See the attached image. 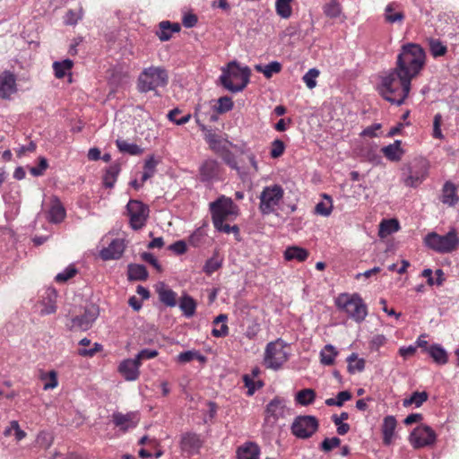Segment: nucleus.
Masks as SVG:
<instances>
[{
  "instance_id": "35",
  "label": "nucleus",
  "mask_w": 459,
  "mask_h": 459,
  "mask_svg": "<svg viewBox=\"0 0 459 459\" xmlns=\"http://www.w3.org/2000/svg\"><path fill=\"white\" fill-rule=\"evenodd\" d=\"M400 229V225L397 220L390 219V220H383L379 224V231L378 235L380 238H385L392 233L398 231Z\"/></svg>"
},
{
  "instance_id": "47",
  "label": "nucleus",
  "mask_w": 459,
  "mask_h": 459,
  "mask_svg": "<svg viewBox=\"0 0 459 459\" xmlns=\"http://www.w3.org/2000/svg\"><path fill=\"white\" fill-rule=\"evenodd\" d=\"M429 51L435 58L443 56L447 52L446 46L437 39H430L429 40Z\"/></svg>"
},
{
  "instance_id": "37",
  "label": "nucleus",
  "mask_w": 459,
  "mask_h": 459,
  "mask_svg": "<svg viewBox=\"0 0 459 459\" xmlns=\"http://www.w3.org/2000/svg\"><path fill=\"white\" fill-rule=\"evenodd\" d=\"M120 172V166L117 163L110 165L103 177V184L108 188H112Z\"/></svg>"
},
{
  "instance_id": "16",
  "label": "nucleus",
  "mask_w": 459,
  "mask_h": 459,
  "mask_svg": "<svg viewBox=\"0 0 459 459\" xmlns=\"http://www.w3.org/2000/svg\"><path fill=\"white\" fill-rule=\"evenodd\" d=\"M99 316L96 307L91 306L85 308L84 313L72 319L71 328H77L82 331L89 330Z\"/></svg>"
},
{
  "instance_id": "53",
  "label": "nucleus",
  "mask_w": 459,
  "mask_h": 459,
  "mask_svg": "<svg viewBox=\"0 0 459 459\" xmlns=\"http://www.w3.org/2000/svg\"><path fill=\"white\" fill-rule=\"evenodd\" d=\"M324 12L330 18H337L341 13V6L335 0H332L325 5Z\"/></svg>"
},
{
  "instance_id": "19",
  "label": "nucleus",
  "mask_w": 459,
  "mask_h": 459,
  "mask_svg": "<svg viewBox=\"0 0 459 459\" xmlns=\"http://www.w3.org/2000/svg\"><path fill=\"white\" fill-rule=\"evenodd\" d=\"M17 91L16 77L10 71L0 74V98L9 99Z\"/></svg>"
},
{
  "instance_id": "30",
  "label": "nucleus",
  "mask_w": 459,
  "mask_h": 459,
  "mask_svg": "<svg viewBox=\"0 0 459 459\" xmlns=\"http://www.w3.org/2000/svg\"><path fill=\"white\" fill-rule=\"evenodd\" d=\"M283 255L287 261L304 262L308 257V251L298 246H290L285 249Z\"/></svg>"
},
{
  "instance_id": "1",
  "label": "nucleus",
  "mask_w": 459,
  "mask_h": 459,
  "mask_svg": "<svg viewBox=\"0 0 459 459\" xmlns=\"http://www.w3.org/2000/svg\"><path fill=\"white\" fill-rule=\"evenodd\" d=\"M411 80L394 67L382 77L379 92L390 103L400 106L409 95Z\"/></svg>"
},
{
  "instance_id": "51",
  "label": "nucleus",
  "mask_w": 459,
  "mask_h": 459,
  "mask_svg": "<svg viewBox=\"0 0 459 459\" xmlns=\"http://www.w3.org/2000/svg\"><path fill=\"white\" fill-rule=\"evenodd\" d=\"M36 443L39 447L48 449L53 444V437L48 432L41 431L37 436Z\"/></svg>"
},
{
  "instance_id": "39",
  "label": "nucleus",
  "mask_w": 459,
  "mask_h": 459,
  "mask_svg": "<svg viewBox=\"0 0 459 459\" xmlns=\"http://www.w3.org/2000/svg\"><path fill=\"white\" fill-rule=\"evenodd\" d=\"M316 399V392L311 388H305L296 394V402L303 406L312 404Z\"/></svg>"
},
{
  "instance_id": "50",
  "label": "nucleus",
  "mask_w": 459,
  "mask_h": 459,
  "mask_svg": "<svg viewBox=\"0 0 459 459\" xmlns=\"http://www.w3.org/2000/svg\"><path fill=\"white\" fill-rule=\"evenodd\" d=\"M180 113H181V110L178 108L170 110L168 114L169 120L175 123L178 126H182V125L186 124L190 120L191 115L186 114L178 118V115H179Z\"/></svg>"
},
{
  "instance_id": "63",
  "label": "nucleus",
  "mask_w": 459,
  "mask_h": 459,
  "mask_svg": "<svg viewBox=\"0 0 459 459\" xmlns=\"http://www.w3.org/2000/svg\"><path fill=\"white\" fill-rule=\"evenodd\" d=\"M141 257L144 262L152 264L158 272L162 271L160 264L152 253L143 252L142 253Z\"/></svg>"
},
{
  "instance_id": "17",
  "label": "nucleus",
  "mask_w": 459,
  "mask_h": 459,
  "mask_svg": "<svg viewBox=\"0 0 459 459\" xmlns=\"http://www.w3.org/2000/svg\"><path fill=\"white\" fill-rule=\"evenodd\" d=\"M56 299H57V292L54 288H47L43 290L41 294V309L40 315H51L56 311Z\"/></svg>"
},
{
  "instance_id": "49",
  "label": "nucleus",
  "mask_w": 459,
  "mask_h": 459,
  "mask_svg": "<svg viewBox=\"0 0 459 459\" xmlns=\"http://www.w3.org/2000/svg\"><path fill=\"white\" fill-rule=\"evenodd\" d=\"M325 201L319 202L316 207L315 212L316 214L327 217L331 214L333 210V203L330 196L324 195Z\"/></svg>"
},
{
  "instance_id": "8",
  "label": "nucleus",
  "mask_w": 459,
  "mask_h": 459,
  "mask_svg": "<svg viewBox=\"0 0 459 459\" xmlns=\"http://www.w3.org/2000/svg\"><path fill=\"white\" fill-rule=\"evenodd\" d=\"M286 345L281 339L271 342L266 345L264 362L266 368L278 370L288 360L289 354Z\"/></svg>"
},
{
  "instance_id": "46",
  "label": "nucleus",
  "mask_w": 459,
  "mask_h": 459,
  "mask_svg": "<svg viewBox=\"0 0 459 459\" xmlns=\"http://www.w3.org/2000/svg\"><path fill=\"white\" fill-rule=\"evenodd\" d=\"M348 362V371L351 374H354L355 372H361L365 368V359H358V355L356 353H351L347 358Z\"/></svg>"
},
{
  "instance_id": "58",
  "label": "nucleus",
  "mask_w": 459,
  "mask_h": 459,
  "mask_svg": "<svg viewBox=\"0 0 459 459\" xmlns=\"http://www.w3.org/2000/svg\"><path fill=\"white\" fill-rule=\"evenodd\" d=\"M76 273L77 270L74 266L70 265L66 267L63 272L57 273L55 277V280L57 282H65L73 278Z\"/></svg>"
},
{
  "instance_id": "15",
  "label": "nucleus",
  "mask_w": 459,
  "mask_h": 459,
  "mask_svg": "<svg viewBox=\"0 0 459 459\" xmlns=\"http://www.w3.org/2000/svg\"><path fill=\"white\" fill-rule=\"evenodd\" d=\"M203 446L200 435L194 432H186L181 435L179 446L187 456L197 455Z\"/></svg>"
},
{
  "instance_id": "31",
  "label": "nucleus",
  "mask_w": 459,
  "mask_h": 459,
  "mask_svg": "<svg viewBox=\"0 0 459 459\" xmlns=\"http://www.w3.org/2000/svg\"><path fill=\"white\" fill-rule=\"evenodd\" d=\"M397 5L394 3L389 4L385 8V21L388 23H402L405 18L403 12L396 10Z\"/></svg>"
},
{
  "instance_id": "18",
  "label": "nucleus",
  "mask_w": 459,
  "mask_h": 459,
  "mask_svg": "<svg viewBox=\"0 0 459 459\" xmlns=\"http://www.w3.org/2000/svg\"><path fill=\"white\" fill-rule=\"evenodd\" d=\"M141 362L136 359H124L118 366V372L126 381H135L140 376Z\"/></svg>"
},
{
  "instance_id": "41",
  "label": "nucleus",
  "mask_w": 459,
  "mask_h": 459,
  "mask_svg": "<svg viewBox=\"0 0 459 459\" xmlns=\"http://www.w3.org/2000/svg\"><path fill=\"white\" fill-rule=\"evenodd\" d=\"M255 69L262 73L266 78H271L273 74H278L281 70V65L278 61H272L266 65H256Z\"/></svg>"
},
{
  "instance_id": "60",
  "label": "nucleus",
  "mask_w": 459,
  "mask_h": 459,
  "mask_svg": "<svg viewBox=\"0 0 459 459\" xmlns=\"http://www.w3.org/2000/svg\"><path fill=\"white\" fill-rule=\"evenodd\" d=\"M82 17V9L78 12L74 10H69L65 16V23L67 25H74L81 20Z\"/></svg>"
},
{
  "instance_id": "11",
  "label": "nucleus",
  "mask_w": 459,
  "mask_h": 459,
  "mask_svg": "<svg viewBox=\"0 0 459 459\" xmlns=\"http://www.w3.org/2000/svg\"><path fill=\"white\" fill-rule=\"evenodd\" d=\"M223 168L221 163L212 158L204 160L199 166L198 178L204 184H212L221 179Z\"/></svg>"
},
{
  "instance_id": "38",
  "label": "nucleus",
  "mask_w": 459,
  "mask_h": 459,
  "mask_svg": "<svg viewBox=\"0 0 459 459\" xmlns=\"http://www.w3.org/2000/svg\"><path fill=\"white\" fill-rule=\"evenodd\" d=\"M116 145L120 152L128 153L130 155H140L143 153V150L135 143H127L125 140L117 139L116 141Z\"/></svg>"
},
{
  "instance_id": "36",
  "label": "nucleus",
  "mask_w": 459,
  "mask_h": 459,
  "mask_svg": "<svg viewBox=\"0 0 459 459\" xmlns=\"http://www.w3.org/2000/svg\"><path fill=\"white\" fill-rule=\"evenodd\" d=\"M205 141L208 143L211 150L215 153H222L225 151L226 145L224 141L216 134L209 132L205 134Z\"/></svg>"
},
{
  "instance_id": "61",
  "label": "nucleus",
  "mask_w": 459,
  "mask_h": 459,
  "mask_svg": "<svg viewBox=\"0 0 459 459\" xmlns=\"http://www.w3.org/2000/svg\"><path fill=\"white\" fill-rule=\"evenodd\" d=\"M442 116L437 113L434 117L433 120V137L437 139H443L444 135L441 131Z\"/></svg>"
},
{
  "instance_id": "25",
  "label": "nucleus",
  "mask_w": 459,
  "mask_h": 459,
  "mask_svg": "<svg viewBox=\"0 0 459 459\" xmlns=\"http://www.w3.org/2000/svg\"><path fill=\"white\" fill-rule=\"evenodd\" d=\"M402 142L395 140L393 143L384 146L381 149L384 156L390 161H399L402 160L404 151L401 147Z\"/></svg>"
},
{
  "instance_id": "34",
  "label": "nucleus",
  "mask_w": 459,
  "mask_h": 459,
  "mask_svg": "<svg viewBox=\"0 0 459 459\" xmlns=\"http://www.w3.org/2000/svg\"><path fill=\"white\" fill-rule=\"evenodd\" d=\"M127 275L130 281H145L148 278V272L143 264H131L128 265Z\"/></svg>"
},
{
  "instance_id": "29",
  "label": "nucleus",
  "mask_w": 459,
  "mask_h": 459,
  "mask_svg": "<svg viewBox=\"0 0 459 459\" xmlns=\"http://www.w3.org/2000/svg\"><path fill=\"white\" fill-rule=\"evenodd\" d=\"M157 292L160 300L166 306L173 307L177 305V293L167 288L164 283L160 284Z\"/></svg>"
},
{
  "instance_id": "10",
  "label": "nucleus",
  "mask_w": 459,
  "mask_h": 459,
  "mask_svg": "<svg viewBox=\"0 0 459 459\" xmlns=\"http://www.w3.org/2000/svg\"><path fill=\"white\" fill-rule=\"evenodd\" d=\"M318 426V420L315 416L300 415L294 419L290 429L295 437L307 439L316 433Z\"/></svg>"
},
{
  "instance_id": "2",
  "label": "nucleus",
  "mask_w": 459,
  "mask_h": 459,
  "mask_svg": "<svg viewBox=\"0 0 459 459\" xmlns=\"http://www.w3.org/2000/svg\"><path fill=\"white\" fill-rule=\"evenodd\" d=\"M425 59V51L419 44L407 43L401 48L395 67L406 76L413 79L423 68Z\"/></svg>"
},
{
  "instance_id": "14",
  "label": "nucleus",
  "mask_w": 459,
  "mask_h": 459,
  "mask_svg": "<svg viewBox=\"0 0 459 459\" xmlns=\"http://www.w3.org/2000/svg\"><path fill=\"white\" fill-rule=\"evenodd\" d=\"M437 438L435 431L427 425H420L410 435V443L414 448L431 446Z\"/></svg>"
},
{
  "instance_id": "54",
  "label": "nucleus",
  "mask_w": 459,
  "mask_h": 459,
  "mask_svg": "<svg viewBox=\"0 0 459 459\" xmlns=\"http://www.w3.org/2000/svg\"><path fill=\"white\" fill-rule=\"evenodd\" d=\"M341 445V439L337 437L331 438L325 437L321 445L320 449L325 453L332 451L333 448L338 447Z\"/></svg>"
},
{
  "instance_id": "45",
  "label": "nucleus",
  "mask_w": 459,
  "mask_h": 459,
  "mask_svg": "<svg viewBox=\"0 0 459 459\" xmlns=\"http://www.w3.org/2000/svg\"><path fill=\"white\" fill-rule=\"evenodd\" d=\"M73 61L70 59H65L61 62H54L53 69L55 73V76L56 78H64L65 74L72 69Z\"/></svg>"
},
{
  "instance_id": "6",
  "label": "nucleus",
  "mask_w": 459,
  "mask_h": 459,
  "mask_svg": "<svg viewBox=\"0 0 459 459\" xmlns=\"http://www.w3.org/2000/svg\"><path fill=\"white\" fill-rule=\"evenodd\" d=\"M424 240L427 247L440 254L451 253L459 246V238L454 229L446 235L430 232Z\"/></svg>"
},
{
  "instance_id": "4",
  "label": "nucleus",
  "mask_w": 459,
  "mask_h": 459,
  "mask_svg": "<svg viewBox=\"0 0 459 459\" xmlns=\"http://www.w3.org/2000/svg\"><path fill=\"white\" fill-rule=\"evenodd\" d=\"M335 305L356 323L363 322L368 316V307L358 293H341L335 299Z\"/></svg>"
},
{
  "instance_id": "28",
  "label": "nucleus",
  "mask_w": 459,
  "mask_h": 459,
  "mask_svg": "<svg viewBox=\"0 0 459 459\" xmlns=\"http://www.w3.org/2000/svg\"><path fill=\"white\" fill-rule=\"evenodd\" d=\"M397 421L394 416H386L384 418L382 424L383 442L385 445L392 443Z\"/></svg>"
},
{
  "instance_id": "24",
  "label": "nucleus",
  "mask_w": 459,
  "mask_h": 459,
  "mask_svg": "<svg viewBox=\"0 0 459 459\" xmlns=\"http://www.w3.org/2000/svg\"><path fill=\"white\" fill-rule=\"evenodd\" d=\"M441 202L448 206H455L458 201L457 187L451 181H446L443 185L442 194L440 197Z\"/></svg>"
},
{
  "instance_id": "40",
  "label": "nucleus",
  "mask_w": 459,
  "mask_h": 459,
  "mask_svg": "<svg viewBox=\"0 0 459 459\" xmlns=\"http://www.w3.org/2000/svg\"><path fill=\"white\" fill-rule=\"evenodd\" d=\"M179 307L186 317H191L195 315L196 303L192 297L185 295L180 299Z\"/></svg>"
},
{
  "instance_id": "12",
  "label": "nucleus",
  "mask_w": 459,
  "mask_h": 459,
  "mask_svg": "<svg viewBox=\"0 0 459 459\" xmlns=\"http://www.w3.org/2000/svg\"><path fill=\"white\" fill-rule=\"evenodd\" d=\"M290 414V410L287 407L286 400L276 396L265 408L264 421L270 426H273L279 420L286 418Z\"/></svg>"
},
{
  "instance_id": "20",
  "label": "nucleus",
  "mask_w": 459,
  "mask_h": 459,
  "mask_svg": "<svg viewBox=\"0 0 459 459\" xmlns=\"http://www.w3.org/2000/svg\"><path fill=\"white\" fill-rule=\"evenodd\" d=\"M125 248V241L121 238H116L111 241L108 247L100 251V255L104 261L119 259L122 256Z\"/></svg>"
},
{
  "instance_id": "57",
  "label": "nucleus",
  "mask_w": 459,
  "mask_h": 459,
  "mask_svg": "<svg viewBox=\"0 0 459 459\" xmlns=\"http://www.w3.org/2000/svg\"><path fill=\"white\" fill-rule=\"evenodd\" d=\"M284 150H285L284 143L280 139H275L272 143L270 155L273 159L279 158L283 154Z\"/></svg>"
},
{
  "instance_id": "64",
  "label": "nucleus",
  "mask_w": 459,
  "mask_h": 459,
  "mask_svg": "<svg viewBox=\"0 0 459 459\" xmlns=\"http://www.w3.org/2000/svg\"><path fill=\"white\" fill-rule=\"evenodd\" d=\"M157 355H158V351L156 350L143 349L137 353V355L135 356V359L137 361L142 363V360L153 359Z\"/></svg>"
},
{
  "instance_id": "44",
  "label": "nucleus",
  "mask_w": 459,
  "mask_h": 459,
  "mask_svg": "<svg viewBox=\"0 0 459 459\" xmlns=\"http://www.w3.org/2000/svg\"><path fill=\"white\" fill-rule=\"evenodd\" d=\"M292 2L293 0H276V13L282 19H289L292 13V8L290 5Z\"/></svg>"
},
{
  "instance_id": "7",
  "label": "nucleus",
  "mask_w": 459,
  "mask_h": 459,
  "mask_svg": "<svg viewBox=\"0 0 459 459\" xmlns=\"http://www.w3.org/2000/svg\"><path fill=\"white\" fill-rule=\"evenodd\" d=\"M210 211L213 226L221 225V222L238 215V206L231 198L224 195L210 204Z\"/></svg>"
},
{
  "instance_id": "43",
  "label": "nucleus",
  "mask_w": 459,
  "mask_h": 459,
  "mask_svg": "<svg viewBox=\"0 0 459 459\" xmlns=\"http://www.w3.org/2000/svg\"><path fill=\"white\" fill-rule=\"evenodd\" d=\"M429 398V394L427 392H414L409 397L403 400V406L408 407L412 404L415 405V407H420L424 402H426Z\"/></svg>"
},
{
  "instance_id": "62",
  "label": "nucleus",
  "mask_w": 459,
  "mask_h": 459,
  "mask_svg": "<svg viewBox=\"0 0 459 459\" xmlns=\"http://www.w3.org/2000/svg\"><path fill=\"white\" fill-rule=\"evenodd\" d=\"M48 166V164L47 159L44 157H40L39 166L31 167L30 169V172L34 177L41 176V175H43L44 171L47 169Z\"/></svg>"
},
{
  "instance_id": "5",
  "label": "nucleus",
  "mask_w": 459,
  "mask_h": 459,
  "mask_svg": "<svg viewBox=\"0 0 459 459\" xmlns=\"http://www.w3.org/2000/svg\"><path fill=\"white\" fill-rule=\"evenodd\" d=\"M169 82V75L166 69L160 66H150L143 69L137 81V88L140 92L155 91L158 87H164Z\"/></svg>"
},
{
  "instance_id": "13",
  "label": "nucleus",
  "mask_w": 459,
  "mask_h": 459,
  "mask_svg": "<svg viewBox=\"0 0 459 459\" xmlns=\"http://www.w3.org/2000/svg\"><path fill=\"white\" fill-rule=\"evenodd\" d=\"M130 224L134 230L142 229L149 216V207L138 200H130L126 205Z\"/></svg>"
},
{
  "instance_id": "42",
  "label": "nucleus",
  "mask_w": 459,
  "mask_h": 459,
  "mask_svg": "<svg viewBox=\"0 0 459 459\" xmlns=\"http://www.w3.org/2000/svg\"><path fill=\"white\" fill-rule=\"evenodd\" d=\"M337 354L335 348L332 344H327L320 351V361L326 366L333 365Z\"/></svg>"
},
{
  "instance_id": "55",
  "label": "nucleus",
  "mask_w": 459,
  "mask_h": 459,
  "mask_svg": "<svg viewBox=\"0 0 459 459\" xmlns=\"http://www.w3.org/2000/svg\"><path fill=\"white\" fill-rule=\"evenodd\" d=\"M233 101L230 97L223 96L218 100V107L216 108L219 113H226L233 108Z\"/></svg>"
},
{
  "instance_id": "33",
  "label": "nucleus",
  "mask_w": 459,
  "mask_h": 459,
  "mask_svg": "<svg viewBox=\"0 0 459 459\" xmlns=\"http://www.w3.org/2000/svg\"><path fill=\"white\" fill-rule=\"evenodd\" d=\"M427 353L437 364L444 365L448 360V354L440 344L430 345L427 350Z\"/></svg>"
},
{
  "instance_id": "56",
  "label": "nucleus",
  "mask_w": 459,
  "mask_h": 459,
  "mask_svg": "<svg viewBox=\"0 0 459 459\" xmlns=\"http://www.w3.org/2000/svg\"><path fill=\"white\" fill-rule=\"evenodd\" d=\"M221 267V261L215 257H211L205 262L204 266V272L207 275H212L214 272H216L219 268Z\"/></svg>"
},
{
  "instance_id": "52",
  "label": "nucleus",
  "mask_w": 459,
  "mask_h": 459,
  "mask_svg": "<svg viewBox=\"0 0 459 459\" xmlns=\"http://www.w3.org/2000/svg\"><path fill=\"white\" fill-rule=\"evenodd\" d=\"M319 75V71L316 68L309 69L303 76V82L308 89H314L316 85V79Z\"/></svg>"
},
{
  "instance_id": "26",
  "label": "nucleus",
  "mask_w": 459,
  "mask_h": 459,
  "mask_svg": "<svg viewBox=\"0 0 459 459\" xmlns=\"http://www.w3.org/2000/svg\"><path fill=\"white\" fill-rule=\"evenodd\" d=\"M260 448L254 442H247L238 448V459H259Z\"/></svg>"
},
{
  "instance_id": "59",
  "label": "nucleus",
  "mask_w": 459,
  "mask_h": 459,
  "mask_svg": "<svg viewBox=\"0 0 459 459\" xmlns=\"http://www.w3.org/2000/svg\"><path fill=\"white\" fill-rule=\"evenodd\" d=\"M216 230L224 232L226 234L233 233L236 237V239L238 240L239 236V228L237 225L230 226L229 224L224 222H221V225L214 226Z\"/></svg>"
},
{
  "instance_id": "23",
  "label": "nucleus",
  "mask_w": 459,
  "mask_h": 459,
  "mask_svg": "<svg viewBox=\"0 0 459 459\" xmlns=\"http://www.w3.org/2000/svg\"><path fill=\"white\" fill-rule=\"evenodd\" d=\"M66 216V212L57 196L51 198V204L48 211V219L50 222L57 224L62 222Z\"/></svg>"
},
{
  "instance_id": "22",
  "label": "nucleus",
  "mask_w": 459,
  "mask_h": 459,
  "mask_svg": "<svg viewBox=\"0 0 459 459\" xmlns=\"http://www.w3.org/2000/svg\"><path fill=\"white\" fill-rule=\"evenodd\" d=\"M222 160L227 164L230 169L237 171L239 178L245 181L247 179L250 171L246 167H241L238 165L235 155L226 147L224 152L219 153Z\"/></svg>"
},
{
  "instance_id": "27",
  "label": "nucleus",
  "mask_w": 459,
  "mask_h": 459,
  "mask_svg": "<svg viewBox=\"0 0 459 459\" xmlns=\"http://www.w3.org/2000/svg\"><path fill=\"white\" fill-rule=\"evenodd\" d=\"M179 30L180 25L178 23H171L169 21H163L160 22L156 35L161 41H167L171 39L174 32H178Z\"/></svg>"
},
{
  "instance_id": "48",
  "label": "nucleus",
  "mask_w": 459,
  "mask_h": 459,
  "mask_svg": "<svg viewBox=\"0 0 459 459\" xmlns=\"http://www.w3.org/2000/svg\"><path fill=\"white\" fill-rule=\"evenodd\" d=\"M158 163L159 161L154 158V156H150L145 160L143 166V173L142 176V182H145L155 174Z\"/></svg>"
},
{
  "instance_id": "9",
  "label": "nucleus",
  "mask_w": 459,
  "mask_h": 459,
  "mask_svg": "<svg viewBox=\"0 0 459 459\" xmlns=\"http://www.w3.org/2000/svg\"><path fill=\"white\" fill-rule=\"evenodd\" d=\"M284 190L281 186L274 184L264 187L260 194L259 209L263 214L273 213L283 198Z\"/></svg>"
},
{
  "instance_id": "21",
  "label": "nucleus",
  "mask_w": 459,
  "mask_h": 459,
  "mask_svg": "<svg viewBox=\"0 0 459 459\" xmlns=\"http://www.w3.org/2000/svg\"><path fill=\"white\" fill-rule=\"evenodd\" d=\"M112 418L114 424L124 431L135 428L139 422L138 414L134 411L126 414L115 412Z\"/></svg>"
},
{
  "instance_id": "32",
  "label": "nucleus",
  "mask_w": 459,
  "mask_h": 459,
  "mask_svg": "<svg viewBox=\"0 0 459 459\" xmlns=\"http://www.w3.org/2000/svg\"><path fill=\"white\" fill-rule=\"evenodd\" d=\"M426 175V167H422L420 170H414L411 168L409 169V175L404 178V184L411 187H416L425 179Z\"/></svg>"
},
{
  "instance_id": "3",
  "label": "nucleus",
  "mask_w": 459,
  "mask_h": 459,
  "mask_svg": "<svg viewBox=\"0 0 459 459\" xmlns=\"http://www.w3.org/2000/svg\"><path fill=\"white\" fill-rule=\"evenodd\" d=\"M250 74L248 67H240L236 61H231L221 69L219 82L229 91L240 92L249 83Z\"/></svg>"
}]
</instances>
